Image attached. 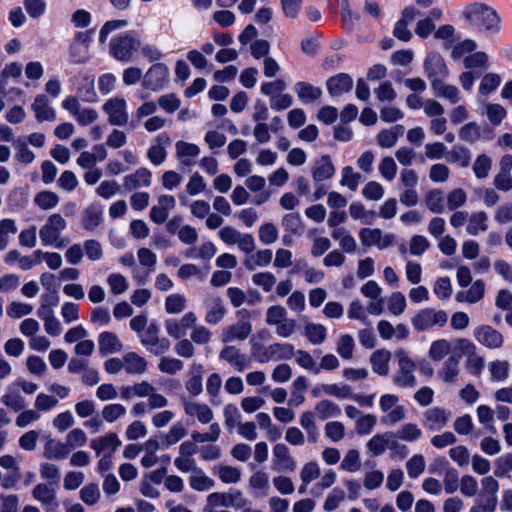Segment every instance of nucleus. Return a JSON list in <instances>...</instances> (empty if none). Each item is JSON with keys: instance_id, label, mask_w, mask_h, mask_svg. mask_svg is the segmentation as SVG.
Instances as JSON below:
<instances>
[{"instance_id": "1", "label": "nucleus", "mask_w": 512, "mask_h": 512, "mask_svg": "<svg viewBox=\"0 0 512 512\" xmlns=\"http://www.w3.org/2000/svg\"><path fill=\"white\" fill-rule=\"evenodd\" d=\"M466 22L480 31L497 34L500 31V17L490 6L484 3L467 5L462 13Z\"/></svg>"}, {"instance_id": "2", "label": "nucleus", "mask_w": 512, "mask_h": 512, "mask_svg": "<svg viewBox=\"0 0 512 512\" xmlns=\"http://www.w3.org/2000/svg\"><path fill=\"white\" fill-rule=\"evenodd\" d=\"M251 343L252 355L260 363H267L271 360H287L295 355V348L290 343H273L269 346H264L258 342Z\"/></svg>"}, {"instance_id": "3", "label": "nucleus", "mask_w": 512, "mask_h": 512, "mask_svg": "<svg viewBox=\"0 0 512 512\" xmlns=\"http://www.w3.org/2000/svg\"><path fill=\"white\" fill-rule=\"evenodd\" d=\"M65 219L58 213L50 215L39 230V237L44 246H53L61 249L66 243L61 233L66 229Z\"/></svg>"}, {"instance_id": "4", "label": "nucleus", "mask_w": 512, "mask_h": 512, "mask_svg": "<svg viewBox=\"0 0 512 512\" xmlns=\"http://www.w3.org/2000/svg\"><path fill=\"white\" fill-rule=\"evenodd\" d=\"M395 357L398 362V371L393 377L394 384L402 388L415 387L417 384V380L414 375L416 364L403 349L397 350L395 352Z\"/></svg>"}, {"instance_id": "5", "label": "nucleus", "mask_w": 512, "mask_h": 512, "mask_svg": "<svg viewBox=\"0 0 512 512\" xmlns=\"http://www.w3.org/2000/svg\"><path fill=\"white\" fill-rule=\"evenodd\" d=\"M139 46L140 41L135 34L131 32L125 33L111 40L110 53L115 59L122 62H128Z\"/></svg>"}, {"instance_id": "6", "label": "nucleus", "mask_w": 512, "mask_h": 512, "mask_svg": "<svg viewBox=\"0 0 512 512\" xmlns=\"http://www.w3.org/2000/svg\"><path fill=\"white\" fill-rule=\"evenodd\" d=\"M448 321V315L444 310L425 308L420 310L412 319L411 323L418 332L428 331L434 327H443Z\"/></svg>"}, {"instance_id": "7", "label": "nucleus", "mask_w": 512, "mask_h": 512, "mask_svg": "<svg viewBox=\"0 0 512 512\" xmlns=\"http://www.w3.org/2000/svg\"><path fill=\"white\" fill-rule=\"evenodd\" d=\"M62 108L69 112L80 126H88L98 119V112L91 107L82 106L76 96H67L62 101Z\"/></svg>"}, {"instance_id": "8", "label": "nucleus", "mask_w": 512, "mask_h": 512, "mask_svg": "<svg viewBox=\"0 0 512 512\" xmlns=\"http://www.w3.org/2000/svg\"><path fill=\"white\" fill-rule=\"evenodd\" d=\"M296 467L297 463L288 446L284 443L275 444L272 450V470L275 472H294Z\"/></svg>"}, {"instance_id": "9", "label": "nucleus", "mask_w": 512, "mask_h": 512, "mask_svg": "<svg viewBox=\"0 0 512 512\" xmlns=\"http://www.w3.org/2000/svg\"><path fill=\"white\" fill-rule=\"evenodd\" d=\"M219 359L227 363L236 372H243L251 365L250 357L234 345H226L219 352Z\"/></svg>"}, {"instance_id": "10", "label": "nucleus", "mask_w": 512, "mask_h": 512, "mask_svg": "<svg viewBox=\"0 0 512 512\" xmlns=\"http://www.w3.org/2000/svg\"><path fill=\"white\" fill-rule=\"evenodd\" d=\"M103 111L108 115L111 125L123 126L128 123L127 104L123 98H111L103 105Z\"/></svg>"}, {"instance_id": "11", "label": "nucleus", "mask_w": 512, "mask_h": 512, "mask_svg": "<svg viewBox=\"0 0 512 512\" xmlns=\"http://www.w3.org/2000/svg\"><path fill=\"white\" fill-rule=\"evenodd\" d=\"M169 69L163 63L152 65L145 73L142 85L152 91L161 90L168 82Z\"/></svg>"}, {"instance_id": "12", "label": "nucleus", "mask_w": 512, "mask_h": 512, "mask_svg": "<svg viewBox=\"0 0 512 512\" xmlns=\"http://www.w3.org/2000/svg\"><path fill=\"white\" fill-rule=\"evenodd\" d=\"M197 322V316L194 312L185 313L181 319H167L164 322V326L167 334L174 339L183 338L188 329L195 326Z\"/></svg>"}, {"instance_id": "13", "label": "nucleus", "mask_w": 512, "mask_h": 512, "mask_svg": "<svg viewBox=\"0 0 512 512\" xmlns=\"http://www.w3.org/2000/svg\"><path fill=\"white\" fill-rule=\"evenodd\" d=\"M424 69L431 85L434 80H444L449 74V69L443 57L436 52H431L427 55L424 61Z\"/></svg>"}, {"instance_id": "14", "label": "nucleus", "mask_w": 512, "mask_h": 512, "mask_svg": "<svg viewBox=\"0 0 512 512\" xmlns=\"http://www.w3.org/2000/svg\"><path fill=\"white\" fill-rule=\"evenodd\" d=\"M451 417L450 410L432 407L423 413V425L430 431H439L447 425Z\"/></svg>"}, {"instance_id": "15", "label": "nucleus", "mask_w": 512, "mask_h": 512, "mask_svg": "<svg viewBox=\"0 0 512 512\" xmlns=\"http://www.w3.org/2000/svg\"><path fill=\"white\" fill-rule=\"evenodd\" d=\"M252 332V325L249 320H240L232 325L224 327L220 334L222 343L228 344L235 340L244 341Z\"/></svg>"}, {"instance_id": "16", "label": "nucleus", "mask_w": 512, "mask_h": 512, "mask_svg": "<svg viewBox=\"0 0 512 512\" xmlns=\"http://www.w3.org/2000/svg\"><path fill=\"white\" fill-rule=\"evenodd\" d=\"M475 339L489 349H497L503 345V335L489 325H482L474 330Z\"/></svg>"}, {"instance_id": "17", "label": "nucleus", "mask_w": 512, "mask_h": 512, "mask_svg": "<svg viewBox=\"0 0 512 512\" xmlns=\"http://www.w3.org/2000/svg\"><path fill=\"white\" fill-rule=\"evenodd\" d=\"M359 238L363 246H377L379 249H384L390 246L393 242V235H382V231L378 228L370 229L363 228L359 231Z\"/></svg>"}, {"instance_id": "18", "label": "nucleus", "mask_w": 512, "mask_h": 512, "mask_svg": "<svg viewBox=\"0 0 512 512\" xmlns=\"http://www.w3.org/2000/svg\"><path fill=\"white\" fill-rule=\"evenodd\" d=\"M176 206L175 198L171 195H161L157 204L154 205L151 210L149 217L156 224H163L168 216L169 212Z\"/></svg>"}, {"instance_id": "19", "label": "nucleus", "mask_w": 512, "mask_h": 512, "mask_svg": "<svg viewBox=\"0 0 512 512\" xmlns=\"http://www.w3.org/2000/svg\"><path fill=\"white\" fill-rule=\"evenodd\" d=\"M183 409L186 415L196 416L198 421L202 424L210 423L214 417L211 408L204 403H198L191 400H184Z\"/></svg>"}, {"instance_id": "20", "label": "nucleus", "mask_w": 512, "mask_h": 512, "mask_svg": "<svg viewBox=\"0 0 512 512\" xmlns=\"http://www.w3.org/2000/svg\"><path fill=\"white\" fill-rule=\"evenodd\" d=\"M152 173L147 168H139L134 173L126 175L123 179V187L128 190H136L151 185Z\"/></svg>"}, {"instance_id": "21", "label": "nucleus", "mask_w": 512, "mask_h": 512, "mask_svg": "<svg viewBox=\"0 0 512 512\" xmlns=\"http://www.w3.org/2000/svg\"><path fill=\"white\" fill-rule=\"evenodd\" d=\"M326 86L331 96H339L351 91L353 79L346 73H340L328 78Z\"/></svg>"}, {"instance_id": "22", "label": "nucleus", "mask_w": 512, "mask_h": 512, "mask_svg": "<svg viewBox=\"0 0 512 512\" xmlns=\"http://www.w3.org/2000/svg\"><path fill=\"white\" fill-rule=\"evenodd\" d=\"M32 110L34 111L35 118L39 122L54 121L56 119L55 111L50 106L49 99L44 94L35 97Z\"/></svg>"}, {"instance_id": "23", "label": "nucleus", "mask_w": 512, "mask_h": 512, "mask_svg": "<svg viewBox=\"0 0 512 512\" xmlns=\"http://www.w3.org/2000/svg\"><path fill=\"white\" fill-rule=\"evenodd\" d=\"M207 309L205 321L208 324H218L226 314V309L220 297H210L205 301Z\"/></svg>"}, {"instance_id": "24", "label": "nucleus", "mask_w": 512, "mask_h": 512, "mask_svg": "<svg viewBox=\"0 0 512 512\" xmlns=\"http://www.w3.org/2000/svg\"><path fill=\"white\" fill-rule=\"evenodd\" d=\"M98 346L99 353L103 356L118 353L123 348L118 336L110 331H105L99 334Z\"/></svg>"}, {"instance_id": "25", "label": "nucleus", "mask_w": 512, "mask_h": 512, "mask_svg": "<svg viewBox=\"0 0 512 512\" xmlns=\"http://www.w3.org/2000/svg\"><path fill=\"white\" fill-rule=\"evenodd\" d=\"M33 497L43 505L51 508L58 507L55 489L50 484H37L32 491Z\"/></svg>"}, {"instance_id": "26", "label": "nucleus", "mask_w": 512, "mask_h": 512, "mask_svg": "<svg viewBox=\"0 0 512 512\" xmlns=\"http://www.w3.org/2000/svg\"><path fill=\"white\" fill-rule=\"evenodd\" d=\"M175 148L177 158L185 166L193 165L194 158L200 154V148L196 144L185 141H178Z\"/></svg>"}, {"instance_id": "27", "label": "nucleus", "mask_w": 512, "mask_h": 512, "mask_svg": "<svg viewBox=\"0 0 512 512\" xmlns=\"http://www.w3.org/2000/svg\"><path fill=\"white\" fill-rule=\"evenodd\" d=\"M335 173V167L328 155H324L316 161L312 169V177L315 182L330 179Z\"/></svg>"}, {"instance_id": "28", "label": "nucleus", "mask_w": 512, "mask_h": 512, "mask_svg": "<svg viewBox=\"0 0 512 512\" xmlns=\"http://www.w3.org/2000/svg\"><path fill=\"white\" fill-rule=\"evenodd\" d=\"M189 486L198 492H206L215 486V481L207 476L201 468L193 470L188 478Z\"/></svg>"}, {"instance_id": "29", "label": "nucleus", "mask_w": 512, "mask_h": 512, "mask_svg": "<svg viewBox=\"0 0 512 512\" xmlns=\"http://www.w3.org/2000/svg\"><path fill=\"white\" fill-rule=\"evenodd\" d=\"M435 96L445 98L451 104H456L460 100V91L454 85H449L444 80H434L431 85Z\"/></svg>"}, {"instance_id": "30", "label": "nucleus", "mask_w": 512, "mask_h": 512, "mask_svg": "<svg viewBox=\"0 0 512 512\" xmlns=\"http://www.w3.org/2000/svg\"><path fill=\"white\" fill-rule=\"evenodd\" d=\"M391 353L385 349H379L372 353L370 363L375 373L380 376H386L389 373V361Z\"/></svg>"}, {"instance_id": "31", "label": "nucleus", "mask_w": 512, "mask_h": 512, "mask_svg": "<svg viewBox=\"0 0 512 512\" xmlns=\"http://www.w3.org/2000/svg\"><path fill=\"white\" fill-rule=\"evenodd\" d=\"M331 237L338 241L339 247L343 252L354 253L357 250L356 240L346 228L333 229Z\"/></svg>"}, {"instance_id": "32", "label": "nucleus", "mask_w": 512, "mask_h": 512, "mask_svg": "<svg viewBox=\"0 0 512 512\" xmlns=\"http://www.w3.org/2000/svg\"><path fill=\"white\" fill-rule=\"evenodd\" d=\"M121 445L117 434L108 433L104 436L92 439L90 442L91 448L99 455L101 452L111 449L113 452Z\"/></svg>"}, {"instance_id": "33", "label": "nucleus", "mask_w": 512, "mask_h": 512, "mask_svg": "<svg viewBox=\"0 0 512 512\" xmlns=\"http://www.w3.org/2000/svg\"><path fill=\"white\" fill-rule=\"evenodd\" d=\"M124 369L128 374L140 375L146 372L147 361L135 352L124 355Z\"/></svg>"}, {"instance_id": "34", "label": "nucleus", "mask_w": 512, "mask_h": 512, "mask_svg": "<svg viewBox=\"0 0 512 512\" xmlns=\"http://www.w3.org/2000/svg\"><path fill=\"white\" fill-rule=\"evenodd\" d=\"M294 90L298 98L304 103L314 102L322 95V89L320 87L313 86L303 81L297 82L294 86Z\"/></svg>"}, {"instance_id": "35", "label": "nucleus", "mask_w": 512, "mask_h": 512, "mask_svg": "<svg viewBox=\"0 0 512 512\" xmlns=\"http://www.w3.org/2000/svg\"><path fill=\"white\" fill-rule=\"evenodd\" d=\"M488 215L484 211H478L472 213L468 217V224L466 227V231L471 236H477L480 233L486 232L488 230Z\"/></svg>"}, {"instance_id": "36", "label": "nucleus", "mask_w": 512, "mask_h": 512, "mask_svg": "<svg viewBox=\"0 0 512 512\" xmlns=\"http://www.w3.org/2000/svg\"><path fill=\"white\" fill-rule=\"evenodd\" d=\"M485 292V286L482 280L475 281L467 291L458 292L455 299L457 302L476 303L480 301Z\"/></svg>"}, {"instance_id": "37", "label": "nucleus", "mask_w": 512, "mask_h": 512, "mask_svg": "<svg viewBox=\"0 0 512 512\" xmlns=\"http://www.w3.org/2000/svg\"><path fill=\"white\" fill-rule=\"evenodd\" d=\"M273 258V253L270 249H263L257 251L255 254H250L246 259L244 260V266L250 270L253 271L257 267H266L268 266Z\"/></svg>"}, {"instance_id": "38", "label": "nucleus", "mask_w": 512, "mask_h": 512, "mask_svg": "<svg viewBox=\"0 0 512 512\" xmlns=\"http://www.w3.org/2000/svg\"><path fill=\"white\" fill-rule=\"evenodd\" d=\"M350 216L354 220H360L365 225H371L377 218V213L367 210L361 202H352L349 206Z\"/></svg>"}, {"instance_id": "39", "label": "nucleus", "mask_w": 512, "mask_h": 512, "mask_svg": "<svg viewBox=\"0 0 512 512\" xmlns=\"http://www.w3.org/2000/svg\"><path fill=\"white\" fill-rule=\"evenodd\" d=\"M13 147L15 149L14 158L19 163L28 165L35 160V154L29 149L25 137H18L13 141Z\"/></svg>"}, {"instance_id": "40", "label": "nucleus", "mask_w": 512, "mask_h": 512, "mask_svg": "<svg viewBox=\"0 0 512 512\" xmlns=\"http://www.w3.org/2000/svg\"><path fill=\"white\" fill-rule=\"evenodd\" d=\"M301 427L307 433V439L310 443H316L319 439L318 427L315 422V414L311 411H305L299 419Z\"/></svg>"}, {"instance_id": "41", "label": "nucleus", "mask_w": 512, "mask_h": 512, "mask_svg": "<svg viewBox=\"0 0 512 512\" xmlns=\"http://www.w3.org/2000/svg\"><path fill=\"white\" fill-rule=\"evenodd\" d=\"M446 159L449 163L457 164L462 168L470 165L471 153L464 146H454L450 151L446 152Z\"/></svg>"}, {"instance_id": "42", "label": "nucleus", "mask_w": 512, "mask_h": 512, "mask_svg": "<svg viewBox=\"0 0 512 512\" xmlns=\"http://www.w3.org/2000/svg\"><path fill=\"white\" fill-rule=\"evenodd\" d=\"M389 437H394V433L385 432L374 435L366 444L368 452L374 457L382 455L387 449Z\"/></svg>"}, {"instance_id": "43", "label": "nucleus", "mask_w": 512, "mask_h": 512, "mask_svg": "<svg viewBox=\"0 0 512 512\" xmlns=\"http://www.w3.org/2000/svg\"><path fill=\"white\" fill-rule=\"evenodd\" d=\"M403 133L404 127L396 125L390 129L380 131L377 135V142L383 148H391L396 144L398 137L402 136Z\"/></svg>"}, {"instance_id": "44", "label": "nucleus", "mask_w": 512, "mask_h": 512, "mask_svg": "<svg viewBox=\"0 0 512 512\" xmlns=\"http://www.w3.org/2000/svg\"><path fill=\"white\" fill-rule=\"evenodd\" d=\"M340 414V407L330 400H321L315 405V415L318 419L322 421L329 418L338 417L340 416Z\"/></svg>"}, {"instance_id": "45", "label": "nucleus", "mask_w": 512, "mask_h": 512, "mask_svg": "<svg viewBox=\"0 0 512 512\" xmlns=\"http://www.w3.org/2000/svg\"><path fill=\"white\" fill-rule=\"evenodd\" d=\"M459 374V359L451 356L446 359L439 371V377L446 383H453Z\"/></svg>"}, {"instance_id": "46", "label": "nucleus", "mask_w": 512, "mask_h": 512, "mask_svg": "<svg viewBox=\"0 0 512 512\" xmlns=\"http://www.w3.org/2000/svg\"><path fill=\"white\" fill-rule=\"evenodd\" d=\"M70 453V449L66 443L56 442L50 440L47 442L44 448V457L52 460L65 459Z\"/></svg>"}, {"instance_id": "47", "label": "nucleus", "mask_w": 512, "mask_h": 512, "mask_svg": "<svg viewBox=\"0 0 512 512\" xmlns=\"http://www.w3.org/2000/svg\"><path fill=\"white\" fill-rule=\"evenodd\" d=\"M304 335L311 344L319 345L325 341L327 330L321 324L307 323L304 327Z\"/></svg>"}, {"instance_id": "48", "label": "nucleus", "mask_w": 512, "mask_h": 512, "mask_svg": "<svg viewBox=\"0 0 512 512\" xmlns=\"http://www.w3.org/2000/svg\"><path fill=\"white\" fill-rule=\"evenodd\" d=\"M498 504V498L486 494H478L475 504L469 512H495Z\"/></svg>"}, {"instance_id": "49", "label": "nucleus", "mask_w": 512, "mask_h": 512, "mask_svg": "<svg viewBox=\"0 0 512 512\" xmlns=\"http://www.w3.org/2000/svg\"><path fill=\"white\" fill-rule=\"evenodd\" d=\"M444 195L439 189H432L425 195V205L432 213L444 212Z\"/></svg>"}, {"instance_id": "50", "label": "nucleus", "mask_w": 512, "mask_h": 512, "mask_svg": "<svg viewBox=\"0 0 512 512\" xmlns=\"http://www.w3.org/2000/svg\"><path fill=\"white\" fill-rule=\"evenodd\" d=\"M355 349V342L351 335H341L336 342V352L344 360H350L353 358Z\"/></svg>"}, {"instance_id": "51", "label": "nucleus", "mask_w": 512, "mask_h": 512, "mask_svg": "<svg viewBox=\"0 0 512 512\" xmlns=\"http://www.w3.org/2000/svg\"><path fill=\"white\" fill-rule=\"evenodd\" d=\"M219 479L225 484H235L241 479L240 469L228 465H219L215 469Z\"/></svg>"}, {"instance_id": "52", "label": "nucleus", "mask_w": 512, "mask_h": 512, "mask_svg": "<svg viewBox=\"0 0 512 512\" xmlns=\"http://www.w3.org/2000/svg\"><path fill=\"white\" fill-rule=\"evenodd\" d=\"M222 386V379L218 373H212L206 382V390L211 397L210 402L213 405H220L221 400L219 399L220 389Z\"/></svg>"}, {"instance_id": "53", "label": "nucleus", "mask_w": 512, "mask_h": 512, "mask_svg": "<svg viewBox=\"0 0 512 512\" xmlns=\"http://www.w3.org/2000/svg\"><path fill=\"white\" fill-rule=\"evenodd\" d=\"M492 167V160L486 154H480L473 163V172L478 179H484L489 175Z\"/></svg>"}, {"instance_id": "54", "label": "nucleus", "mask_w": 512, "mask_h": 512, "mask_svg": "<svg viewBox=\"0 0 512 512\" xmlns=\"http://www.w3.org/2000/svg\"><path fill=\"white\" fill-rule=\"evenodd\" d=\"M293 357H295V361L300 367L309 370L314 374L320 373V367H318V364L309 352L305 350H295V355Z\"/></svg>"}, {"instance_id": "55", "label": "nucleus", "mask_w": 512, "mask_h": 512, "mask_svg": "<svg viewBox=\"0 0 512 512\" xmlns=\"http://www.w3.org/2000/svg\"><path fill=\"white\" fill-rule=\"evenodd\" d=\"M186 307V298L183 294L175 293L166 297L165 310L168 314H179Z\"/></svg>"}, {"instance_id": "56", "label": "nucleus", "mask_w": 512, "mask_h": 512, "mask_svg": "<svg viewBox=\"0 0 512 512\" xmlns=\"http://www.w3.org/2000/svg\"><path fill=\"white\" fill-rule=\"evenodd\" d=\"M79 494L80 499L88 506L97 504L101 497L100 489L95 483H89L83 486Z\"/></svg>"}, {"instance_id": "57", "label": "nucleus", "mask_w": 512, "mask_h": 512, "mask_svg": "<svg viewBox=\"0 0 512 512\" xmlns=\"http://www.w3.org/2000/svg\"><path fill=\"white\" fill-rule=\"evenodd\" d=\"M281 222L285 231L291 235H300L302 233L303 224L298 213L284 215Z\"/></svg>"}, {"instance_id": "58", "label": "nucleus", "mask_w": 512, "mask_h": 512, "mask_svg": "<svg viewBox=\"0 0 512 512\" xmlns=\"http://www.w3.org/2000/svg\"><path fill=\"white\" fill-rule=\"evenodd\" d=\"M187 434L186 428L182 423H175L169 429V431L163 437V445L165 447H170L176 443H178L182 438Z\"/></svg>"}, {"instance_id": "59", "label": "nucleus", "mask_w": 512, "mask_h": 512, "mask_svg": "<svg viewBox=\"0 0 512 512\" xmlns=\"http://www.w3.org/2000/svg\"><path fill=\"white\" fill-rule=\"evenodd\" d=\"M451 350V344L446 339H439L432 342L429 349V357L434 361L442 360Z\"/></svg>"}, {"instance_id": "60", "label": "nucleus", "mask_w": 512, "mask_h": 512, "mask_svg": "<svg viewBox=\"0 0 512 512\" xmlns=\"http://www.w3.org/2000/svg\"><path fill=\"white\" fill-rule=\"evenodd\" d=\"M425 460L421 454L413 455L406 462L407 474L411 479L418 478L425 471Z\"/></svg>"}, {"instance_id": "61", "label": "nucleus", "mask_w": 512, "mask_h": 512, "mask_svg": "<svg viewBox=\"0 0 512 512\" xmlns=\"http://www.w3.org/2000/svg\"><path fill=\"white\" fill-rule=\"evenodd\" d=\"M34 202L42 210H49L58 204L59 197L52 191H42L36 194Z\"/></svg>"}, {"instance_id": "62", "label": "nucleus", "mask_w": 512, "mask_h": 512, "mask_svg": "<svg viewBox=\"0 0 512 512\" xmlns=\"http://www.w3.org/2000/svg\"><path fill=\"white\" fill-rule=\"evenodd\" d=\"M361 468L360 454L356 449H350L345 454L341 469L347 472H357Z\"/></svg>"}, {"instance_id": "63", "label": "nucleus", "mask_w": 512, "mask_h": 512, "mask_svg": "<svg viewBox=\"0 0 512 512\" xmlns=\"http://www.w3.org/2000/svg\"><path fill=\"white\" fill-rule=\"evenodd\" d=\"M324 433L332 442H340L345 437V427L342 422L330 421L324 426Z\"/></svg>"}, {"instance_id": "64", "label": "nucleus", "mask_w": 512, "mask_h": 512, "mask_svg": "<svg viewBox=\"0 0 512 512\" xmlns=\"http://www.w3.org/2000/svg\"><path fill=\"white\" fill-rule=\"evenodd\" d=\"M396 436L401 440L413 442L422 436V431L415 423H406L397 431Z\"/></svg>"}]
</instances>
